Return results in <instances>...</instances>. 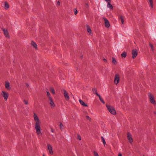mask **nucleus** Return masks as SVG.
<instances>
[{
    "label": "nucleus",
    "instance_id": "nucleus-1",
    "mask_svg": "<svg viewBox=\"0 0 156 156\" xmlns=\"http://www.w3.org/2000/svg\"><path fill=\"white\" fill-rule=\"evenodd\" d=\"M34 120L36 122L35 128L36 130V133L38 136L42 135V134L41 132L40 127L41 122L35 113H34Z\"/></svg>",
    "mask_w": 156,
    "mask_h": 156
},
{
    "label": "nucleus",
    "instance_id": "nucleus-2",
    "mask_svg": "<svg viewBox=\"0 0 156 156\" xmlns=\"http://www.w3.org/2000/svg\"><path fill=\"white\" fill-rule=\"evenodd\" d=\"M106 107L109 111L112 114L115 115L116 114V112L113 107L107 104L106 105Z\"/></svg>",
    "mask_w": 156,
    "mask_h": 156
},
{
    "label": "nucleus",
    "instance_id": "nucleus-3",
    "mask_svg": "<svg viewBox=\"0 0 156 156\" xmlns=\"http://www.w3.org/2000/svg\"><path fill=\"white\" fill-rule=\"evenodd\" d=\"M120 80L119 76L118 74H116L115 76L114 83L117 85L119 83Z\"/></svg>",
    "mask_w": 156,
    "mask_h": 156
},
{
    "label": "nucleus",
    "instance_id": "nucleus-4",
    "mask_svg": "<svg viewBox=\"0 0 156 156\" xmlns=\"http://www.w3.org/2000/svg\"><path fill=\"white\" fill-rule=\"evenodd\" d=\"M149 97L150 98V101L151 103L153 104H156L154 96L151 93L149 94Z\"/></svg>",
    "mask_w": 156,
    "mask_h": 156
},
{
    "label": "nucleus",
    "instance_id": "nucleus-5",
    "mask_svg": "<svg viewBox=\"0 0 156 156\" xmlns=\"http://www.w3.org/2000/svg\"><path fill=\"white\" fill-rule=\"evenodd\" d=\"M132 58H135L137 55V51L136 49H133L132 51Z\"/></svg>",
    "mask_w": 156,
    "mask_h": 156
},
{
    "label": "nucleus",
    "instance_id": "nucleus-6",
    "mask_svg": "<svg viewBox=\"0 0 156 156\" xmlns=\"http://www.w3.org/2000/svg\"><path fill=\"white\" fill-rule=\"evenodd\" d=\"M127 137L128 140L130 143L131 144L133 142V138L131 134L129 132L127 133Z\"/></svg>",
    "mask_w": 156,
    "mask_h": 156
},
{
    "label": "nucleus",
    "instance_id": "nucleus-7",
    "mask_svg": "<svg viewBox=\"0 0 156 156\" xmlns=\"http://www.w3.org/2000/svg\"><path fill=\"white\" fill-rule=\"evenodd\" d=\"M2 96L4 97L5 101H7L9 95L7 93H6L4 91H2Z\"/></svg>",
    "mask_w": 156,
    "mask_h": 156
},
{
    "label": "nucleus",
    "instance_id": "nucleus-8",
    "mask_svg": "<svg viewBox=\"0 0 156 156\" xmlns=\"http://www.w3.org/2000/svg\"><path fill=\"white\" fill-rule=\"evenodd\" d=\"M63 91L65 99L67 101H69V97L68 94V93H67L66 90H63Z\"/></svg>",
    "mask_w": 156,
    "mask_h": 156
},
{
    "label": "nucleus",
    "instance_id": "nucleus-9",
    "mask_svg": "<svg viewBox=\"0 0 156 156\" xmlns=\"http://www.w3.org/2000/svg\"><path fill=\"white\" fill-rule=\"evenodd\" d=\"M103 18L105 21V27L107 28H109L110 26V24L108 20L106 18Z\"/></svg>",
    "mask_w": 156,
    "mask_h": 156
},
{
    "label": "nucleus",
    "instance_id": "nucleus-10",
    "mask_svg": "<svg viewBox=\"0 0 156 156\" xmlns=\"http://www.w3.org/2000/svg\"><path fill=\"white\" fill-rule=\"evenodd\" d=\"M49 100L50 101V104L51 108H53L55 107V105L54 102L52 98H50Z\"/></svg>",
    "mask_w": 156,
    "mask_h": 156
},
{
    "label": "nucleus",
    "instance_id": "nucleus-11",
    "mask_svg": "<svg viewBox=\"0 0 156 156\" xmlns=\"http://www.w3.org/2000/svg\"><path fill=\"white\" fill-rule=\"evenodd\" d=\"M3 30L5 36L7 37H9V34L8 30H5L4 29H3Z\"/></svg>",
    "mask_w": 156,
    "mask_h": 156
},
{
    "label": "nucleus",
    "instance_id": "nucleus-12",
    "mask_svg": "<svg viewBox=\"0 0 156 156\" xmlns=\"http://www.w3.org/2000/svg\"><path fill=\"white\" fill-rule=\"evenodd\" d=\"M79 101L80 104L83 106L88 107L87 105L83 102L82 100L80 99L79 100Z\"/></svg>",
    "mask_w": 156,
    "mask_h": 156
},
{
    "label": "nucleus",
    "instance_id": "nucleus-13",
    "mask_svg": "<svg viewBox=\"0 0 156 156\" xmlns=\"http://www.w3.org/2000/svg\"><path fill=\"white\" fill-rule=\"evenodd\" d=\"M107 6L108 8H109L111 10L113 9V7L112 5L111 4V2H108Z\"/></svg>",
    "mask_w": 156,
    "mask_h": 156
},
{
    "label": "nucleus",
    "instance_id": "nucleus-14",
    "mask_svg": "<svg viewBox=\"0 0 156 156\" xmlns=\"http://www.w3.org/2000/svg\"><path fill=\"white\" fill-rule=\"evenodd\" d=\"M119 20H120L121 22V23L122 24H124V18L122 16L120 15L119 16Z\"/></svg>",
    "mask_w": 156,
    "mask_h": 156
},
{
    "label": "nucleus",
    "instance_id": "nucleus-15",
    "mask_svg": "<svg viewBox=\"0 0 156 156\" xmlns=\"http://www.w3.org/2000/svg\"><path fill=\"white\" fill-rule=\"evenodd\" d=\"M92 91L94 93H95L96 94V95L97 96H99V95H100L98 94V93L97 92V89L95 87L92 88Z\"/></svg>",
    "mask_w": 156,
    "mask_h": 156
},
{
    "label": "nucleus",
    "instance_id": "nucleus-16",
    "mask_svg": "<svg viewBox=\"0 0 156 156\" xmlns=\"http://www.w3.org/2000/svg\"><path fill=\"white\" fill-rule=\"evenodd\" d=\"M86 27L87 32L89 33V34H91L92 30L89 25L87 24L86 25Z\"/></svg>",
    "mask_w": 156,
    "mask_h": 156
},
{
    "label": "nucleus",
    "instance_id": "nucleus-17",
    "mask_svg": "<svg viewBox=\"0 0 156 156\" xmlns=\"http://www.w3.org/2000/svg\"><path fill=\"white\" fill-rule=\"evenodd\" d=\"M9 5L7 2H5L4 8L5 9H8L9 8Z\"/></svg>",
    "mask_w": 156,
    "mask_h": 156
},
{
    "label": "nucleus",
    "instance_id": "nucleus-18",
    "mask_svg": "<svg viewBox=\"0 0 156 156\" xmlns=\"http://www.w3.org/2000/svg\"><path fill=\"white\" fill-rule=\"evenodd\" d=\"M31 45L33 46L36 49H37V45L33 41H32L31 42Z\"/></svg>",
    "mask_w": 156,
    "mask_h": 156
},
{
    "label": "nucleus",
    "instance_id": "nucleus-19",
    "mask_svg": "<svg viewBox=\"0 0 156 156\" xmlns=\"http://www.w3.org/2000/svg\"><path fill=\"white\" fill-rule=\"evenodd\" d=\"M9 86L10 83L9 82H7L5 83V87L6 89H9L10 88Z\"/></svg>",
    "mask_w": 156,
    "mask_h": 156
},
{
    "label": "nucleus",
    "instance_id": "nucleus-20",
    "mask_svg": "<svg viewBox=\"0 0 156 156\" xmlns=\"http://www.w3.org/2000/svg\"><path fill=\"white\" fill-rule=\"evenodd\" d=\"M121 57L123 58H125L126 56V53L124 51L121 54Z\"/></svg>",
    "mask_w": 156,
    "mask_h": 156
},
{
    "label": "nucleus",
    "instance_id": "nucleus-21",
    "mask_svg": "<svg viewBox=\"0 0 156 156\" xmlns=\"http://www.w3.org/2000/svg\"><path fill=\"white\" fill-rule=\"evenodd\" d=\"M112 62L115 65H116L117 64V61L115 58L114 57L112 58Z\"/></svg>",
    "mask_w": 156,
    "mask_h": 156
},
{
    "label": "nucleus",
    "instance_id": "nucleus-22",
    "mask_svg": "<svg viewBox=\"0 0 156 156\" xmlns=\"http://www.w3.org/2000/svg\"><path fill=\"white\" fill-rule=\"evenodd\" d=\"M150 3V5L152 8H153V0H148Z\"/></svg>",
    "mask_w": 156,
    "mask_h": 156
},
{
    "label": "nucleus",
    "instance_id": "nucleus-23",
    "mask_svg": "<svg viewBox=\"0 0 156 156\" xmlns=\"http://www.w3.org/2000/svg\"><path fill=\"white\" fill-rule=\"evenodd\" d=\"M51 92L53 94H55V90L53 88H50V89Z\"/></svg>",
    "mask_w": 156,
    "mask_h": 156
},
{
    "label": "nucleus",
    "instance_id": "nucleus-24",
    "mask_svg": "<svg viewBox=\"0 0 156 156\" xmlns=\"http://www.w3.org/2000/svg\"><path fill=\"white\" fill-rule=\"evenodd\" d=\"M99 98V99L100 101L104 104H105V102L103 100V99L101 98V96L100 95H99V96H98Z\"/></svg>",
    "mask_w": 156,
    "mask_h": 156
},
{
    "label": "nucleus",
    "instance_id": "nucleus-25",
    "mask_svg": "<svg viewBox=\"0 0 156 156\" xmlns=\"http://www.w3.org/2000/svg\"><path fill=\"white\" fill-rule=\"evenodd\" d=\"M101 140L102 141V142H103V144H104V145H105L106 143V142L105 141L104 138L103 137L101 136Z\"/></svg>",
    "mask_w": 156,
    "mask_h": 156
},
{
    "label": "nucleus",
    "instance_id": "nucleus-26",
    "mask_svg": "<svg viewBox=\"0 0 156 156\" xmlns=\"http://www.w3.org/2000/svg\"><path fill=\"white\" fill-rule=\"evenodd\" d=\"M85 9L86 10H87L89 9V6L88 4L86 3L85 5Z\"/></svg>",
    "mask_w": 156,
    "mask_h": 156
},
{
    "label": "nucleus",
    "instance_id": "nucleus-27",
    "mask_svg": "<svg viewBox=\"0 0 156 156\" xmlns=\"http://www.w3.org/2000/svg\"><path fill=\"white\" fill-rule=\"evenodd\" d=\"M149 46L151 48V50L152 51L154 50V46L153 45L151 44V43H149Z\"/></svg>",
    "mask_w": 156,
    "mask_h": 156
},
{
    "label": "nucleus",
    "instance_id": "nucleus-28",
    "mask_svg": "<svg viewBox=\"0 0 156 156\" xmlns=\"http://www.w3.org/2000/svg\"><path fill=\"white\" fill-rule=\"evenodd\" d=\"M47 146L48 149V150H50L52 149V146L50 144H48Z\"/></svg>",
    "mask_w": 156,
    "mask_h": 156
},
{
    "label": "nucleus",
    "instance_id": "nucleus-29",
    "mask_svg": "<svg viewBox=\"0 0 156 156\" xmlns=\"http://www.w3.org/2000/svg\"><path fill=\"white\" fill-rule=\"evenodd\" d=\"M47 96L48 97L49 99L50 98H51V96L50 94L48 91L47 92Z\"/></svg>",
    "mask_w": 156,
    "mask_h": 156
},
{
    "label": "nucleus",
    "instance_id": "nucleus-30",
    "mask_svg": "<svg viewBox=\"0 0 156 156\" xmlns=\"http://www.w3.org/2000/svg\"><path fill=\"white\" fill-rule=\"evenodd\" d=\"M94 156H99V155L98 154V153L96 151H94Z\"/></svg>",
    "mask_w": 156,
    "mask_h": 156
},
{
    "label": "nucleus",
    "instance_id": "nucleus-31",
    "mask_svg": "<svg viewBox=\"0 0 156 156\" xmlns=\"http://www.w3.org/2000/svg\"><path fill=\"white\" fill-rule=\"evenodd\" d=\"M74 11L75 15H76L78 11L76 9H74Z\"/></svg>",
    "mask_w": 156,
    "mask_h": 156
},
{
    "label": "nucleus",
    "instance_id": "nucleus-32",
    "mask_svg": "<svg viewBox=\"0 0 156 156\" xmlns=\"http://www.w3.org/2000/svg\"><path fill=\"white\" fill-rule=\"evenodd\" d=\"M49 153L51 154H53V152L52 151V149H51L49 150Z\"/></svg>",
    "mask_w": 156,
    "mask_h": 156
},
{
    "label": "nucleus",
    "instance_id": "nucleus-33",
    "mask_svg": "<svg viewBox=\"0 0 156 156\" xmlns=\"http://www.w3.org/2000/svg\"><path fill=\"white\" fill-rule=\"evenodd\" d=\"M77 139L79 140H81V136L79 135H77Z\"/></svg>",
    "mask_w": 156,
    "mask_h": 156
},
{
    "label": "nucleus",
    "instance_id": "nucleus-34",
    "mask_svg": "<svg viewBox=\"0 0 156 156\" xmlns=\"http://www.w3.org/2000/svg\"><path fill=\"white\" fill-rule=\"evenodd\" d=\"M23 101L26 105H27L28 104V101L27 100H23Z\"/></svg>",
    "mask_w": 156,
    "mask_h": 156
},
{
    "label": "nucleus",
    "instance_id": "nucleus-35",
    "mask_svg": "<svg viewBox=\"0 0 156 156\" xmlns=\"http://www.w3.org/2000/svg\"><path fill=\"white\" fill-rule=\"evenodd\" d=\"M86 118L87 119L89 120L90 121H91V118L88 116H87Z\"/></svg>",
    "mask_w": 156,
    "mask_h": 156
},
{
    "label": "nucleus",
    "instance_id": "nucleus-36",
    "mask_svg": "<svg viewBox=\"0 0 156 156\" xmlns=\"http://www.w3.org/2000/svg\"><path fill=\"white\" fill-rule=\"evenodd\" d=\"M63 126V125L62 123L60 122V129H61L62 127Z\"/></svg>",
    "mask_w": 156,
    "mask_h": 156
},
{
    "label": "nucleus",
    "instance_id": "nucleus-37",
    "mask_svg": "<svg viewBox=\"0 0 156 156\" xmlns=\"http://www.w3.org/2000/svg\"><path fill=\"white\" fill-rule=\"evenodd\" d=\"M60 2L59 1H58L57 3V5H60Z\"/></svg>",
    "mask_w": 156,
    "mask_h": 156
},
{
    "label": "nucleus",
    "instance_id": "nucleus-38",
    "mask_svg": "<svg viewBox=\"0 0 156 156\" xmlns=\"http://www.w3.org/2000/svg\"><path fill=\"white\" fill-rule=\"evenodd\" d=\"M51 131L53 133L54 132V129L52 127H51Z\"/></svg>",
    "mask_w": 156,
    "mask_h": 156
},
{
    "label": "nucleus",
    "instance_id": "nucleus-39",
    "mask_svg": "<svg viewBox=\"0 0 156 156\" xmlns=\"http://www.w3.org/2000/svg\"><path fill=\"white\" fill-rule=\"evenodd\" d=\"M103 61L105 62H107V60L106 59H105V58H104L103 59Z\"/></svg>",
    "mask_w": 156,
    "mask_h": 156
},
{
    "label": "nucleus",
    "instance_id": "nucleus-40",
    "mask_svg": "<svg viewBox=\"0 0 156 156\" xmlns=\"http://www.w3.org/2000/svg\"><path fill=\"white\" fill-rule=\"evenodd\" d=\"M105 1L107 2H111V0H105Z\"/></svg>",
    "mask_w": 156,
    "mask_h": 156
},
{
    "label": "nucleus",
    "instance_id": "nucleus-41",
    "mask_svg": "<svg viewBox=\"0 0 156 156\" xmlns=\"http://www.w3.org/2000/svg\"><path fill=\"white\" fill-rule=\"evenodd\" d=\"M118 156H122V155L121 154L119 153V154Z\"/></svg>",
    "mask_w": 156,
    "mask_h": 156
},
{
    "label": "nucleus",
    "instance_id": "nucleus-42",
    "mask_svg": "<svg viewBox=\"0 0 156 156\" xmlns=\"http://www.w3.org/2000/svg\"><path fill=\"white\" fill-rule=\"evenodd\" d=\"M154 114H155V115H156V112H155V111H154Z\"/></svg>",
    "mask_w": 156,
    "mask_h": 156
},
{
    "label": "nucleus",
    "instance_id": "nucleus-43",
    "mask_svg": "<svg viewBox=\"0 0 156 156\" xmlns=\"http://www.w3.org/2000/svg\"><path fill=\"white\" fill-rule=\"evenodd\" d=\"M80 57L82 58L83 57V55L81 56Z\"/></svg>",
    "mask_w": 156,
    "mask_h": 156
},
{
    "label": "nucleus",
    "instance_id": "nucleus-44",
    "mask_svg": "<svg viewBox=\"0 0 156 156\" xmlns=\"http://www.w3.org/2000/svg\"><path fill=\"white\" fill-rule=\"evenodd\" d=\"M27 87H28V86H29V85H28V84H27Z\"/></svg>",
    "mask_w": 156,
    "mask_h": 156
},
{
    "label": "nucleus",
    "instance_id": "nucleus-45",
    "mask_svg": "<svg viewBox=\"0 0 156 156\" xmlns=\"http://www.w3.org/2000/svg\"><path fill=\"white\" fill-rule=\"evenodd\" d=\"M43 156H45L44 154H43Z\"/></svg>",
    "mask_w": 156,
    "mask_h": 156
},
{
    "label": "nucleus",
    "instance_id": "nucleus-46",
    "mask_svg": "<svg viewBox=\"0 0 156 156\" xmlns=\"http://www.w3.org/2000/svg\"><path fill=\"white\" fill-rule=\"evenodd\" d=\"M143 156H145L144 155Z\"/></svg>",
    "mask_w": 156,
    "mask_h": 156
}]
</instances>
